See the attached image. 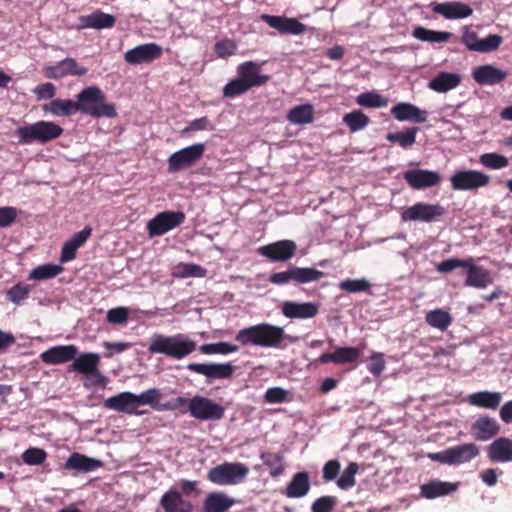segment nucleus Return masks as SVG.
Returning a JSON list of instances; mask_svg holds the SVG:
<instances>
[{
  "label": "nucleus",
  "mask_w": 512,
  "mask_h": 512,
  "mask_svg": "<svg viewBox=\"0 0 512 512\" xmlns=\"http://www.w3.org/2000/svg\"><path fill=\"white\" fill-rule=\"evenodd\" d=\"M22 460L30 466L41 465L47 458V453L42 448L30 447L22 454Z\"/></svg>",
  "instance_id": "53"
},
{
  "label": "nucleus",
  "mask_w": 512,
  "mask_h": 512,
  "mask_svg": "<svg viewBox=\"0 0 512 512\" xmlns=\"http://www.w3.org/2000/svg\"><path fill=\"white\" fill-rule=\"evenodd\" d=\"M63 267L56 264H43L34 268L30 274L29 279L34 280H47L56 277L63 271Z\"/></svg>",
  "instance_id": "47"
},
{
  "label": "nucleus",
  "mask_w": 512,
  "mask_h": 512,
  "mask_svg": "<svg viewBox=\"0 0 512 512\" xmlns=\"http://www.w3.org/2000/svg\"><path fill=\"white\" fill-rule=\"evenodd\" d=\"M63 128L52 121H38L33 124L21 126L15 130L18 143L25 145L33 142L45 144L59 138Z\"/></svg>",
  "instance_id": "6"
},
{
  "label": "nucleus",
  "mask_w": 512,
  "mask_h": 512,
  "mask_svg": "<svg viewBox=\"0 0 512 512\" xmlns=\"http://www.w3.org/2000/svg\"><path fill=\"white\" fill-rule=\"evenodd\" d=\"M310 479L307 472H298L293 475L285 488L284 494L288 498H301L310 490Z\"/></svg>",
  "instance_id": "36"
},
{
  "label": "nucleus",
  "mask_w": 512,
  "mask_h": 512,
  "mask_svg": "<svg viewBox=\"0 0 512 512\" xmlns=\"http://www.w3.org/2000/svg\"><path fill=\"white\" fill-rule=\"evenodd\" d=\"M162 55V47L156 43L141 44L124 54V59L128 64L137 65L151 63L159 59Z\"/></svg>",
  "instance_id": "20"
},
{
  "label": "nucleus",
  "mask_w": 512,
  "mask_h": 512,
  "mask_svg": "<svg viewBox=\"0 0 512 512\" xmlns=\"http://www.w3.org/2000/svg\"><path fill=\"white\" fill-rule=\"evenodd\" d=\"M491 177L478 170H458L450 177L453 190L475 192L480 188L488 186Z\"/></svg>",
  "instance_id": "11"
},
{
  "label": "nucleus",
  "mask_w": 512,
  "mask_h": 512,
  "mask_svg": "<svg viewBox=\"0 0 512 512\" xmlns=\"http://www.w3.org/2000/svg\"><path fill=\"white\" fill-rule=\"evenodd\" d=\"M205 144L196 143L171 154L167 160L168 171L176 173L194 166L204 155Z\"/></svg>",
  "instance_id": "12"
},
{
  "label": "nucleus",
  "mask_w": 512,
  "mask_h": 512,
  "mask_svg": "<svg viewBox=\"0 0 512 512\" xmlns=\"http://www.w3.org/2000/svg\"><path fill=\"white\" fill-rule=\"evenodd\" d=\"M369 372L374 376H379L385 369V360L383 354L373 353L367 366Z\"/></svg>",
  "instance_id": "60"
},
{
  "label": "nucleus",
  "mask_w": 512,
  "mask_h": 512,
  "mask_svg": "<svg viewBox=\"0 0 512 512\" xmlns=\"http://www.w3.org/2000/svg\"><path fill=\"white\" fill-rule=\"evenodd\" d=\"M214 50L218 57L227 58L235 54L237 45L231 39H224L215 44Z\"/></svg>",
  "instance_id": "55"
},
{
  "label": "nucleus",
  "mask_w": 512,
  "mask_h": 512,
  "mask_svg": "<svg viewBox=\"0 0 512 512\" xmlns=\"http://www.w3.org/2000/svg\"><path fill=\"white\" fill-rule=\"evenodd\" d=\"M17 214L15 207H0V227H9L16 220Z\"/></svg>",
  "instance_id": "62"
},
{
  "label": "nucleus",
  "mask_w": 512,
  "mask_h": 512,
  "mask_svg": "<svg viewBox=\"0 0 512 512\" xmlns=\"http://www.w3.org/2000/svg\"><path fill=\"white\" fill-rule=\"evenodd\" d=\"M100 363V357L96 353H83L75 356L73 362L69 365V371H75L90 377L92 373L97 372Z\"/></svg>",
  "instance_id": "33"
},
{
  "label": "nucleus",
  "mask_w": 512,
  "mask_h": 512,
  "mask_svg": "<svg viewBox=\"0 0 512 512\" xmlns=\"http://www.w3.org/2000/svg\"><path fill=\"white\" fill-rule=\"evenodd\" d=\"M32 290V286L24 283H17L12 286L6 293V298L10 302L20 305L26 300Z\"/></svg>",
  "instance_id": "49"
},
{
  "label": "nucleus",
  "mask_w": 512,
  "mask_h": 512,
  "mask_svg": "<svg viewBox=\"0 0 512 512\" xmlns=\"http://www.w3.org/2000/svg\"><path fill=\"white\" fill-rule=\"evenodd\" d=\"M419 132L418 127H409L405 130L388 133L386 139L393 144H398L403 149L411 148L416 142V136Z\"/></svg>",
  "instance_id": "42"
},
{
  "label": "nucleus",
  "mask_w": 512,
  "mask_h": 512,
  "mask_svg": "<svg viewBox=\"0 0 512 512\" xmlns=\"http://www.w3.org/2000/svg\"><path fill=\"white\" fill-rule=\"evenodd\" d=\"M281 311L285 317L290 319H308L318 314L319 307L312 302L297 303L286 301L283 303Z\"/></svg>",
  "instance_id": "25"
},
{
  "label": "nucleus",
  "mask_w": 512,
  "mask_h": 512,
  "mask_svg": "<svg viewBox=\"0 0 512 512\" xmlns=\"http://www.w3.org/2000/svg\"><path fill=\"white\" fill-rule=\"evenodd\" d=\"M412 35L418 40L431 43L447 42L452 37L450 32L430 30L422 26L416 27Z\"/></svg>",
  "instance_id": "43"
},
{
  "label": "nucleus",
  "mask_w": 512,
  "mask_h": 512,
  "mask_svg": "<svg viewBox=\"0 0 512 512\" xmlns=\"http://www.w3.org/2000/svg\"><path fill=\"white\" fill-rule=\"evenodd\" d=\"M102 466L100 460L89 458L80 453H72L64 464L66 470H75L78 472H90Z\"/></svg>",
  "instance_id": "37"
},
{
  "label": "nucleus",
  "mask_w": 512,
  "mask_h": 512,
  "mask_svg": "<svg viewBox=\"0 0 512 512\" xmlns=\"http://www.w3.org/2000/svg\"><path fill=\"white\" fill-rule=\"evenodd\" d=\"M324 277V273L315 268L297 267L290 265L287 270L276 272L269 276V282L275 285H286L290 282L295 284H306L315 282Z\"/></svg>",
  "instance_id": "10"
},
{
  "label": "nucleus",
  "mask_w": 512,
  "mask_h": 512,
  "mask_svg": "<svg viewBox=\"0 0 512 512\" xmlns=\"http://www.w3.org/2000/svg\"><path fill=\"white\" fill-rule=\"evenodd\" d=\"M456 268L466 269L465 286L484 289L493 282L490 272L486 268L476 265L472 257L466 259L450 258L437 265V271L440 273H448Z\"/></svg>",
  "instance_id": "5"
},
{
  "label": "nucleus",
  "mask_w": 512,
  "mask_h": 512,
  "mask_svg": "<svg viewBox=\"0 0 512 512\" xmlns=\"http://www.w3.org/2000/svg\"><path fill=\"white\" fill-rule=\"evenodd\" d=\"M461 42L471 51H477L480 40L477 37V33L468 27L464 28V32L461 38Z\"/></svg>",
  "instance_id": "63"
},
{
  "label": "nucleus",
  "mask_w": 512,
  "mask_h": 512,
  "mask_svg": "<svg viewBox=\"0 0 512 512\" xmlns=\"http://www.w3.org/2000/svg\"><path fill=\"white\" fill-rule=\"evenodd\" d=\"M237 78L229 81L222 90L225 98H235L240 96L253 87L265 85L270 76L260 73L259 64L253 61H247L237 67Z\"/></svg>",
  "instance_id": "3"
},
{
  "label": "nucleus",
  "mask_w": 512,
  "mask_h": 512,
  "mask_svg": "<svg viewBox=\"0 0 512 512\" xmlns=\"http://www.w3.org/2000/svg\"><path fill=\"white\" fill-rule=\"evenodd\" d=\"M479 453L480 449L475 443H464L440 452L428 453L427 457L432 461L457 466L470 462L476 458Z\"/></svg>",
  "instance_id": "9"
},
{
  "label": "nucleus",
  "mask_w": 512,
  "mask_h": 512,
  "mask_svg": "<svg viewBox=\"0 0 512 512\" xmlns=\"http://www.w3.org/2000/svg\"><path fill=\"white\" fill-rule=\"evenodd\" d=\"M181 413L189 412L190 415L200 421H219L225 415V408L212 399L196 395L191 399L184 398Z\"/></svg>",
  "instance_id": "7"
},
{
  "label": "nucleus",
  "mask_w": 512,
  "mask_h": 512,
  "mask_svg": "<svg viewBox=\"0 0 512 512\" xmlns=\"http://www.w3.org/2000/svg\"><path fill=\"white\" fill-rule=\"evenodd\" d=\"M266 403H283L289 401L288 391L281 387L268 388L264 395Z\"/></svg>",
  "instance_id": "57"
},
{
  "label": "nucleus",
  "mask_w": 512,
  "mask_h": 512,
  "mask_svg": "<svg viewBox=\"0 0 512 512\" xmlns=\"http://www.w3.org/2000/svg\"><path fill=\"white\" fill-rule=\"evenodd\" d=\"M185 221L182 211H163L148 221L147 231L149 237L161 236L180 226Z\"/></svg>",
  "instance_id": "13"
},
{
  "label": "nucleus",
  "mask_w": 512,
  "mask_h": 512,
  "mask_svg": "<svg viewBox=\"0 0 512 512\" xmlns=\"http://www.w3.org/2000/svg\"><path fill=\"white\" fill-rule=\"evenodd\" d=\"M421 495L427 499H434L448 495L457 489V485L450 482L432 480L421 487Z\"/></svg>",
  "instance_id": "40"
},
{
  "label": "nucleus",
  "mask_w": 512,
  "mask_h": 512,
  "mask_svg": "<svg viewBox=\"0 0 512 512\" xmlns=\"http://www.w3.org/2000/svg\"><path fill=\"white\" fill-rule=\"evenodd\" d=\"M160 505L165 512H192L193 505L182 497L180 491L171 488L163 494Z\"/></svg>",
  "instance_id": "28"
},
{
  "label": "nucleus",
  "mask_w": 512,
  "mask_h": 512,
  "mask_svg": "<svg viewBox=\"0 0 512 512\" xmlns=\"http://www.w3.org/2000/svg\"><path fill=\"white\" fill-rule=\"evenodd\" d=\"M297 245L292 240H280L258 248V253L272 262H285L295 256Z\"/></svg>",
  "instance_id": "16"
},
{
  "label": "nucleus",
  "mask_w": 512,
  "mask_h": 512,
  "mask_svg": "<svg viewBox=\"0 0 512 512\" xmlns=\"http://www.w3.org/2000/svg\"><path fill=\"white\" fill-rule=\"evenodd\" d=\"M480 163L489 169H502L508 166V158L498 153H485L479 158Z\"/></svg>",
  "instance_id": "51"
},
{
  "label": "nucleus",
  "mask_w": 512,
  "mask_h": 512,
  "mask_svg": "<svg viewBox=\"0 0 512 512\" xmlns=\"http://www.w3.org/2000/svg\"><path fill=\"white\" fill-rule=\"evenodd\" d=\"M403 178L411 188L416 190L437 186L442 180L438 172L426 169L407 170L403 173Z\"/></svg>",
  "instance_id": "19"
},
{
  "label": "nucleus",
  "mask_w": 512,
  "mask_h": 512,
  "mask_svg": "<svg viewBox=\"0 0 512 512\" xmlns=\"http://www.w3.org/2000/svg\"><path fill=\"white\" fill-rule=\"evenodd\" d=\"M78 349L74 345H61L52 347L41 354L46 364L56 365L69 362L75 358Z\"/></svg>",
  "instance_id": "31"
},
{
  "label": "nucleus",
  "mask_w": 512,
  "mask_h": 512,
  "mask_svg": "<svg viewBox=\"0 0 512 512\" xmlns=\"http://www.w3.org/2000/svg\"><path fill=\"white\" fill-rule=\"evenodd\" d=\"M461 83V78L456 73L440 72L432 78L428 87L438 93H445L456 88Z\"/></svg>",
  "instance_id": "39"
},
{
  "label": "nucleus",
  "mask_w": 512,
  "mask_h": 512,
  "mask_svg": "<svg viewBox=\"0 0 512 512\" xmlns=\"http://www.w3.org/2000/svg\"><path fill=\"white\" fill-rule=\"evenodd\" d=\"M88 69L80 66L74 58H65L55 65L45 66L43 74L48 79L59 80L67 76H84Z\"/></svg>",
  "instance_id": "17"
},
{
  "label": "nucleus",
  "mask_w": 512,
  "mask_h": 512,
  "mask_svg": "<svg viewBox=\"0 0 512 512\" xmlns=\"http://www.w3.org/2000/svg\"><path fill=\"white\" fill-rule=\"evenodd\" d=\"M503 39L500 35L491 34L480 40L477 48L478 52H491L499 48Z\"/></svg>",
  "instance_id": "58"
},
{
  "label": "nucleus",
  "mask_w": 512,
  "mask_h": 512,
  "mask_svg": "<svg viewBox=\"0 0 512 512\" xmlns=\"http://www.w3.org/2000/svg\"><path fill=\"white\" fill-rule=\"evenodd\" d=\"M507 72L496 68L491 64L477 66L472 71L474 81L479 85H496L503 82Z\"/></svg>",
  "instance_id": "24"
},
{
  "label": "nucleus",
  "mask_w": 512,
  "mask_h": 512,
  "mask_svg": "<svg viewBox=\"0 0 512 512\" xmlns=\"http://www.w3.org/2000/svg\"><path fill=\"white\" fill-rule=\"evenodd\" d=\"M338 500L335 496H321L317 498L311 506L312 512H332L336 507Z\"/></svg>",
  "instance_id": "54"
},
{
  "label": "nucleus",
  "mask_w": 512,
  "mask_h": 512,
  "mask_svg": "<svg viewBox=\"0 0 512 512\" xmlns=\"http://www.w3.org/2000/svg\"><path fill=\"white\" fill-rule=\"evenodd\" d=\"M445 213L446 209L440 204L417 202L406 208L402 212L401 218L403 221L433 222L438 220Z\"/></svg>",
  "instance_id": "14"
},
{
  "label": "nucleus",
  "mask_w": 512,
  "mask_h": 512,
  "mask_svg": "<svg viewBox=\"0 0 512 512\" xmlns=\"http://www.w3.org/2000/svg\"><path fill=\"white\" fill-rule=\"evenodd\" d=\"M502 400V395L500 392H491V391H479L472 393L468 396L467 401L470 405L483 408V409H492L495 410L498 408Z\"/></svg>",
  "instance_id": "35"
},
{
  "label": "nucleus",
  "mask_w": 512,
  "mask_h": 512,
  "mask_svg": "<svg viewBox=\"0 0 512 512\" xmlns=\"http://www.w3.org/2000/svg\"><path fill=\"white\" fill-rule=\"evenodd\" d=\"M129 317V310L126 307L112 308L107 312L106 319L115 325L125 324Z\"/></svg>",
  "instance_id": "56"
},
{
  "label": "nucleus",
  "mask_w": 512,
  "mask_h": 512,
  "mask_svg": "<svg viewBox=\"0 0 512 512\" xmlns=\"http://www.w3.org/2000/svg\"><path fill=\"white\" fill-rule=\"evenodd\" d=\"M261 19L281 34L299 35L306 31V26L295 18L263 14Z\"/></svg>",
  "instance_id": "22"
},
{
  "label": "nucleus",
  "mask_w": 512,
  "mask_h": 512,
  "mask_svg": "<svg viewBox=\"0 0 512 512\" xmlns=\"http://www.w3.org/2000/svg\"><path fill=\"white\" fill-rule=\"evenodd\" d=\"M286 118L292 124H309L314 120V108L311 104L295 106L289 110Z\"/></svg>",
  "instance_id": "41"
},
{
  "label": "nucleus",
  "mask_w": 512,
  "mask_h": 512,
  "mask_svg": "<svg viewBox=\"0 0 512 512\" xmlns=\"http://www.w3.org/2000/svg\"><path fill=\"white\" fill-rule=\"evenodd\" d=\"M356 103L361 107L381 108L387 106L388 100L376 92L367 91L357 96Z\"/></svg>",
  "instance_id": "46"
},
{
  "label": "nucleus",
  "mask_w": 512,
  "mask_h": 512,
  "mask_svg": "<svg viewBox=\"0 0 512 512\" xmlns=\"http://www.w3.org/2000/svg\"><path fill=\"white\" fill-rule=\"evenodd\" d=\"M212 128L211 121L207 117H201L192 120L188 126L182 130V134L185 135L192 131L211 130Z\"/></svg>",
  "instance_id": "61"
},
{
  "label": "nucleus",
  "mask_w": 512,
  "mask_h": 512,
  "mask_svg": "<svg viewBox=\"0 0 512 512\" xmlns=\"http://www.w3.org/2000/svg\"><path fill=\"white\" fill-rule=\"evenodd\" d=\"M360 350L355 347H338L331 353H323L317 362L320 364L334 363L336 365L352 364L360 357Z\"/></svg>",
  "instance_id": "23"
},
{
  "label": "nucleus",
  "mask_w": 512,
  "mask_h": 512,
  "mask_svg": "<svg viewBox=\"0 0 512 512\" xmlns=\"http://www.w3.org/2000/svg\"><path fill=\"white\" fill-rule=\"evenodd\" d=\"M42 110L57 117H69L78 112V107L76 101L57 98L44 104Z\"/></svg>",
  "instance_id": "38"
},
{
  "label": "nucleus",
  "mask_w": 512,
  "mask_h": 512,
  "mask_svg": "<svg viewBox=\"0 0 512 512\" xmlns=\"http://www.w3.org/2000/svg\"><path fill=\"white\" fill-rule=\"evenodd\" d=\"M187 369L191 372L203 375L208 382L216 379H228L234 371L235 366L231 363H189Z\"/></svg>",
  "instance_id": "15"
},
{
  "label": "nucleus",
  "mask_w": 512,
  "mask_h": 512,
  "mask_svg": "<svg viewBox=\"0 0 512 512\" xmlns=\"http://www.w3.org/2000/svg\"><path fill=\"white\" fill-rule=\"evenodd\" d=\"M264 465L270 468V475L277 477L284 472L283 457L277 453L266 452L261 455Z\"/></svg>",
  "instance_id": "50"
},
{
  "label": "nucleus",
  "mask_w": 512,
  "mask_h": 512,
  "mask_svg": "<svg viewBox=\"0 0 512 512\" xmlns=\"http://www.w3.org/2000/svg\"><path fill=\"white\" fill-rule=\"evenodd\" d=\"M487 455L493 463L512 461V440L506 437L496 439L489 445Z\"/></svg>",
  "instance_id": "32"
},
{
  "label": "nucleus",
  "mask_w": 512,
  "mask_h": 512,
  "mask_svg": "<svg viewBox=\"0 0 512 512\" xmlns=\"http://www.w3.org/2000/svg\"><path fill=\"white\" fill-rule=\"evenodd\" d=\"M249 467L241 462H224L207 473V479L220 486L238 485L245 481L249 474Z\"/></svg>",
  "instance_id": "8"
},
{
  "label": "nucleus",
  "mask_w": 512,
  "mask_h": 512,
  "mask_svg": "<svg viewBox=\"0 0 512 512\" xmlns=\"http://www.w3.org/2000/svg\"><path fill=\"white\" fill-rule=\"evenodd\" d=\"M470 431L475 440L488 441L499 433L500 425L494 418L481 416L472 424Z\"/></svg>",
  "instance_id": "26"
},
{
  "label": "nucleus",
  "mask_w": 512,
  "mask_h": 512,
  "mask_svg": "<svg viewBox=\"0 0 512 512\" xmlns=\"http://www.w3.org/2000/svg\"><path fill=\"white\" fill-rule=\"evenodd\" d=\"M340 472V463L337 460H329L323 467V479L326 482L334 480Z\"/></svg>",
  "instance_id": "64"
},
{
  "label": "nucleus",
  "mask_w": 512,
  "mask_h": 512,
  "mask_svg": "<svg viewBox=\"0 0 512 512\" xmlns=\"http://www.w3.org/2000/svg\"><path fill=\"white\" fill-rule=\"evenodd\" d=\"M370 122L369 117L361 110H354L343 116V123L351 132L363 130Z\"/></svg>",
  "instance_id": "45"
},
{
  "label": "nucleus",
  "mask_w": 512,
  "mask_h": 512,
  "mask_svg": "<svg viewBox=\"0 0 512 512\" xmlns=\"http://www.w3.org/2000/svg\"><path fill=\"white\" fill-rule=\"evenodd\" d=\"M338 287L340 290L345 291L347 293L366 292L371 294V283L365 278H347L339 282Z\"/></svg>",
  "instance_id": "48"
},
{
  "label": "nucleus",
  "mask_w": 512,
  "mask_h": 512,
  "mask_svg": "<svg viewBox=\"0 0 512 512\" xmlns=\"http://www.w3.org/2000/svg\"><path fill=\"white\" fill-rule=\"evenodd\" d=\"M33 93L36 95L38 100H53L56 95V87L51 82L42 83L33 89Z\"/></svg>",
  "instance_id": "59"
},
{
  "label": "nucleus",
  "mask_w": 512,
  "mask_h": 512,
  "mask_svg": "<svg viewBox=\"0 0 512 512\" xmlns=\"http://www.w3.org/2000/svg\"><path fill=\"white\" fill-rule=\"evenodd\" d=\"M235 504V499L224 492H211L203 502V512H226Z\"/></svg>",
  "instance_id": "34"
},
{
  "label": "nucleus",
  "mask_w": 512,
  "mask_h": 512,
  "mask_svg": "<svg viewBox=\"0 0 512 512\" xmlns=\"http://www.w3.org/2000/svg\"><path fill=\"white\" fill-rule=\"evenodd\" d=\"M391 114L398 121H411L413 123H424L427 121V112L420 110L417 106L401 102L391 109Z\"/></svg>",
  "instance_id": "29"
},
{
  "label": "nucleus",
  "mask_w": 512,
  "mask_h": 512,
  "mask_svg": "<svg viewBox=\"0 0 512 512\" xmlns=\"http://www.w3.org/2000/svg\"><path fill=\"white\" fill-rule=\"evenodd\" d=\"M196 348V342L185 334L164 335L154 333L150 338L148 351L151 354H162L179 360L193 353Z\"/></svg>",
  "instance_id": "2"
},
{
  "label": "nucleus",
  "mask_w": 512,
  "mask_h": 512,
  "mask_svg": "<svg viewBox=\"0 0 512 512\" xmlns=\"http://www.w3.org/2000/svg\"><path fill=\"white\" fill-rule=\"evenodd\" d=\"M104 407L119 413L141 416L146 411L138 410L136 394L132 392H121L109 397L104 401Z\"/></svg>",
  "instance_id": "21"
},
{
  "label": "nucleus",
  "mask_w": 512,
  "mask_h": 512,
  "mask_svg": "<svg viewBox=\"0 0 512 512\" xmlns=\"http://www.w3.org/2000/svg\"><path fill=\"white\" fill-rule=\"evenodd\" d=\"M284 329L269 323H260L238 331L235 340L242 346L280 348L287 338Z\"/></svg>",
  "instance_id": "1"
},
{
  "label": "nucleus",
  "mask_w": 512,
  "mask_h": 512,
  "mask_svg": "<svg viewBox=\"0 0 512 512\" xmlns=\"http://www.w3.org/2000/svg\"><path fill=\"white\" fill-rule=\"evenodd\" d=\"M359 466L355 462L349 463L346 469L343 471L339 479L337 480V485L342 490H348L352 488L355 484V475L357 474Z\"/></svg>",
  "instance_id": "52"
},
{
  "label": "nucleus",
  "mask_w": 512,
  "mask_h": 512,
  "mask_svg": "<svg viewBox=\"0 0 512 512\" xmlns=\"http://www.w3.org/2000/svg\"><path fill=\"white\" fill-rule=\"evenodd\" d=\"M162 392L157 388H150L141 394H136L137 407L141 405H150L156 411H172L182 408L183 397H177L167 403H160Z\"/></svg>",
  "instance_id": "18"
},
{
  "label": "nucleus",
  "mask_w": 512,
  "mask_h": 512,
  "mask_svg": "<svg viewBox=\"0 0 512 512\" xmlns=\"http://www.w3.org/2000/svg\"><path fill=\"white\" fill-rule=\"evenodd\" d=\"M78 111L93 118H114L117 116L113 103L107 102V97L98 86H88L77 94Z\"/></svg>",
  "instance_id": "4"
},
{
  "label": "nucleus",
  "mask_w": 512,
  "mask_h": 512,
  "mask_svg": "<svg viewBox=\"0 0 512 512\" xmlns=\"http://www.w3.org/2000/svg\"><path fill=\"white\" fill-rule=\"evenodd\" d=\"M432 11L446 19H463L472 15V8L462 2L433 3Z\"/></svg>",
  "instance_id": "27"
},
{
  "label": "nucleus",
  "mask_w": 512,
  "mask_h": 512,
  "mask_svg": "<svg viewBox=\"0 0 512 512\" xmlns=\"http://www.w3.org/2000/svg\"><path fill=\"white\" fill-rule=\"evenodd\" d=\"M425 321L429 326L445 331L451 325L452 317L447 311L438 308L428 312Z\"/></svg>",
  "instance_id": "44"
},
{
  "label": "nucleus",
  "mask_w": 512,
  "mask_h": 512,
  "mask_svg": "<svg viewBox=\"0 0 512 512\" xmlns=\"http://www.w3.org/2000/svg\"><path fill=\"white\" fill-rule=\"evenodd\" d=\"M79 22V29L92 28L101 30L114 27L116 19L111 14L95 10L91 14L80 16Z\"/></svg>",
  "instance_id": "30"
}]
</instances>
